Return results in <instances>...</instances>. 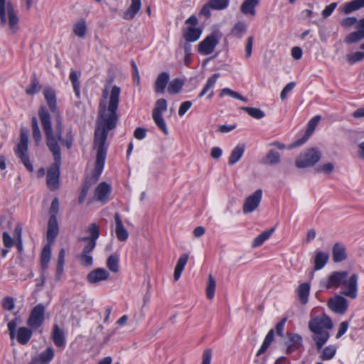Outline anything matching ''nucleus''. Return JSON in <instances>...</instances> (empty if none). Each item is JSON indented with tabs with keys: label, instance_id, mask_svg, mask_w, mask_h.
Wrapping results in <instances>:
<instances>
[{
	"label": "nucleus",
	"instance_id": "f03ea898",
	"mask_svg": "<svg viewBox=\"0 0 364 364\" xmlns=\"http://www.w3.org/2000/svg\"><path fill=\"white\" fill-rule=\"evenodd\" d=\"M46 140V144L50 152L60 153L58 141H63L62 138L63 124L59 117L56 119L55 131L53 132L51 126L50 114L45 107H41L38 111Z\"/></svg>",
	"mask_w": 364,
	"mask_h": 364
},
{
	"label": "nucleus",
	"instance_id": "bf43d9fd",
	"mask_svg": "<svg viewBox=\"0 0 364 364\" xmlns=\"http://www.w3.org/2000/svg\"><path fill=\"white\" fill-rule=\"evenodd\" d=\"M253 36H249L247 38L245 43V58H250L252 55V46H253Z\"/></svg>",
	"mask_w": 364,
	"mask_h": 364
},
{
	"label": "nucleus",
	"instance_id": "473e14b6",
	"mask_svg": "<svg viewBox=\"0 0 364 364\" xmlns=\"http://www.w3.org/2000/svg\"><path fill=\"white\" fill-rule=\"evenodd\" d=\"M336 350L337 348L334 345L326 346L318 350L320 352L319 358L322 360H330L335 356Z\"/></svg>",
	"mask_w": 364,
	"mask_h": 364
},
{
	"label": "nucleus",
	"instance_id": "9d476101",
	"mask_svg": "<svg viewBox=\"0 0 364 364\" xmlns=\"http://www.w3.org/2000/svg\"><path fill=\"white\" fill-rule=\"evenodd\" d=\"M358 275L355 273L344 279L341 294L352 299H356L358 296Z\"/></svg>",
	"mask_w": 364,
	"mask_h": 364
},
{
	"label": "nucleus",
	"instance_id": "37998d69",
	"mask_svg": "<svg viewBox=\"0 0 364 364\" xmlns=\"http://www.w3.org/2000/svg\"><path fill=\"white\" fill-rule=\"evenodd\" d=\"M220 73H215V74L212 75L208 79L206 85L203 87L201 92L199 94L198 97H203L209 91L210 89L213 87L217 80L220 77Z\"/></svg>",
	"mask_w": 364,
	"mask_h": 364
},
{
	"label": "nucleus",
	"instance_id": "20e7f679",
	"mask_svg": "<svg viewBox=\"0 0 364 364\" xmlns=\"http://www.w3.org/2000/svg\"><path fill=\"white\" fill-rule=\"evenodd\" d=\"M0 21L1 26H7L12 33L18 30V17L11 1L4 0L3 7L0 8Z\"/></svg>",
	"mask_w": 364,
	"mask_h": 364
},
{
	"label": "nucleus",
	"instance_id": "393cba45",
	"mask_svg": "<svg viewBox=\"0 0 364 364\" xmlns=\"http://www.w3.org/2000/svg\"><path fill=\"white\" fill-rule=\"evenodd\" d=\"M281 161V156L275 150L270 149L266 156L263 158L261 163L264 165L274 166L277 165Z\"/></svg>",
	"mask_w": 364,
	"mask_h": 364
},
{
	"label": "nucleus",
	"instance_id": "c85d7f7f",
	"mask_svg": "<svg viewBox=\"0 0 364 364\" xmlns=\"http://www.w3.org/2000/svg\"><path fill=\"white\" fill-rule=\"evenodd\" d=\"M43 95L50 111L55 112L57 106L55 91L50 87H46L43 90Z\"/></svg>",
	"mask_w": 364,
	"mask_h": 364
},
{
	"label": "nucleus",
	"instance_id": "a18cd8bd",
	"mask_svg": "<svg viewBox=\"0 0 364 364\" xmlns=\"http://www.w3.org/2000/svg\"><path fill=\"white\" fill-rule=\"evenodd\" d=\"M216 288V282L215 279L211 274L208 275V283L206 287V296L209 299H212L215 295V290Z\"/></svg>",
	"mask_w": 364,
	"mask_h": 364
},
{
	"label": "nucleus",
	"instance_id": "bb28decb",
	"mask_svg": "<svg viewBox=\"0 0 364 364\" xmlns=\"http://www.w3.org/2000/svg\"><path fill=\"white\" fill-rule=\"evenodd\" d=\"M188 254H183L177 261L176 265L174 269L173 279L175 282L178 281L181 275V273L188 260Z\"/></svg>",
	"mask_w": 364,
	"mask_h": 364
},
{
	"label": "nucleus",
	"instance_id": "c03bdc74",
	"mask_svg": "<svg viewBox=\"0 0 364 364\" xmlns=\"http://www.w3.org/2000/svg\"><path fill=\"white\" fill-rule=\"evenodd\" d=\"M31 125L33 131V138L36 141V144L38 145L41 141L42 136L36 117H32Z\"/></svg>",
	"mask_w": 364,
	"mask_h": 364
},
{
	"label": "nucleus",
	"instance_id": "49530a36",
	"mask_svg": "<svg viewBox=\"0 0 364 364\" xmlns=\"http://www.w3.org/2000/svg\"><path fill=\"white\" fill-rule=\"evenodd\" d=\"M364 38V29L358 30L355 32L350 33L346 38V43H353L358 42L361 39Z\"/></svg>",
	"mask_w": 364,
	"mask_h": 364
},
{
	"label": "nucleus",
	"instance_id": "de8ad7c7",
	"mask_svg": "<svg viewBox=\"0 0 364 364\" xmlns=\"http://www.w3.org/2000/svg\"><path fill=\"white\" fill-rule=\"evenodd\" d=\"M242 109L245 110L252 117L257 119H262L264 117V112L258 108L244 107H242Z\"/></svg>",
	"mask_w": 364,
	"mask_h": 364
},
{
	"label": "nucleus",
	"instance_id": "8fccbe9b",
	"mask_svg": "<svg viewBox=\"0 0 364 364\" xmlns=\"http://www.w3.org/2000/svg\"><path fill=\"white\" fill-rule=\"evenodd\" d=\"M41 85L38 82V80L36 76L32 78L31 85L26 88V92L29 95H34L38 93L41 90Z\"/></svg>",
	"mask_w": 364,
	"mask_h": 364
},
{
	"label": "nucleus",
	"instance_id": "c9c22d12",
	"mask_svg": "<svg viewBox=\"0 0 364 364\" xmlns=\"http://www.w3.org/2000/svg\"><path fill=\"white\" fill-rule=\"evenodd\" d=\"M86 232L89 235V236L82 237L81 240H89L97 242V240L100 236V229L96 223H91L87 227Z\"/></svg>",
	"mask_w": 364,
	"mask_h": 364
},
{
	"label": "nucleus",
	"instance_id": "864d4df0",
	"mask_svg": "<svg viewBox=\"0 0 364 364\" xmlns=\"http://www.w3.org/2000/svg\"><path fill=\"white\" fill-rule=\"evenodd\" d=\"M70 80L73 85L74 91L77 97L80 95V83L78 76L75 71H71L70 73Z\"/></svg>",
	"mask_w": 364,
	"mask_h": 364
},
{
	"label": "nucleus",
	"instance_id": "5fc2aeb1",
	"mask_svg": "<svg viewBox=\"0 0 364 364\" xmlns=\"http://www.w3.org/2000/svg\"><path fill=\"white\" fill-rule=\"evenodd\" d=\"M210 5L213 9L221 10L228 6V0H210Z\"/></svg>",
	"mask_w": 364,
	"mask_h": 364
},
{
	"label": "nucleus",
	"instance_id": "f3484780",
	"mask_svg": "<svg viewBox=\"0 0 364 364\" xmlns=\"http://www.w3.org/2000/svg\"><path fill=\"white\" fill-rule=\"evenodd\" d=\"M54 357V350L51 347L46 348L38 355L33 357L28 364H48Z\"/></svg>",
	"mask_w": 364,
	"mask_h": 364
},
{
	"label": "nucleus",
	"instance_id": "4468645a",
	"mask_svg": "<svg viewBox=\"0 0 364 364\" xmlns=\"http://www.w3.org/2000/svg\"><path fill=\"white\" fill-rule=\"evenodd\" d=\"M320 116H315L308 123L306 131L304 135L301 138L289 145V149H294L304 144L314 133L319 120Z\"/></svg>",
	"mask_w": 364,
	"mask_h": 364
},
{
	"label": "nucleus",
	"instance_id": "e2e57ef3",
	"mask_svg": "<svg viewBox=\"0 0 364 364\" xmlns=\"http://www.w3.org/2000/svg\"><path fill=\"white\" fill-rule=\"evenodd\" d=\"M192 102L191 101H185L182 102L178 109V115L183 116L191 107Z\"/></svg>",
	"mask_w": 364,
	"mask_h": 364
},
{
	"label": "nucleus",
	"instance_id": "f8f14e48",
	"mask_svg": "<svg viewBox=\"0 0 364 364\" xmlns=\"http://www.w3.org/2000/svg\"><path fill=\"white\" fill-rule=\"evenodd\" d=\"M348 273L346 271L333 272L327 279L321 282V285L327 289L338 288L343 284L344 279L348 277Z\"/></svg>",
	"mask_w": 364,
	"mask_h": 364
},
{
	"label": "nucleus",
	"instance_id": "f704fd0d",
	"mask_svg": "<svg viewBox=\"0 0 364 364\" xmlns=\"http://www.w3.org/2000/svg\"><path fill=\"white\" fill-rule=\"evenodd\" d=\"M247 26L245 23L239 21L236 23L232 28L230 35L237 37V38H242L244 33H246Z\"/></svg>",
	"mask_w": 364,
	"mask_h": 364
},
{
	"label": "nucleus",
	"instance_id": "a878e982",
	"mask_svg": "<svg viewBox=\"0 0 364 364\" xmlns=\"http://www.w3.org/2000/svg\"><path fill=\"white\" fill-rule=\"evenodd\" d=\"M310 291V284L308 282L301 284L297 289L299 300L302 305L308 303Z\"/></svg>",
	"mask_w": 364,
	"mask_h": 364
},
{
	"label": "nucleus",
	"instance_id": "a19ab883",
	"mask_svg": "<svg viewBox=\"0 0 364 364\" xmlns=\"http://www.w3.org/2000/svg\"><path fill=\"white\" fill-rule=\"evenodd\" d=\"M274 330L272 329L268 332L267 335L266 336L262 346L257 353V356L263 354L267 350V348L269 347L270 344L274 340Z\"/></svg>",
	"mask_w": 364,
	"mask_h": 364
},
{
	"label": "nucleus",
	"instance_id": "13d9d810",
	"mask_svg": "<svg viewBox=\"0 0 364 364\" xmlns=\"http://www.w3.org/2000/svg\"><path fill=\"white\" fill-rule=\"evenodd\" d=\"M80 241L85 242V245L82 249V253H91L96 246V242L89 240H81Z\"/></svg>",
	"mask_w": 364,
	"mask_h": 364
},
{
	"label": "nucleus",
	"instance_id": "3c124183",
	"mask_svg": "<svg viewBox=\"0 0 364 364\" xmlns=\"http://www.w3.org/2000/svg\"><path fill=\"white\" fill-rule=\"evenodd\" d=\"M360 8L357 0H353L350 2L345 4L342 8V11L344 14H348L353 11H357Z\"/></svg>",
	"mask_w": 364,
	"mask_h": 364
},
{
	"label": "nucleus",
	"instance_id": "b1692460",
	"mask_svg": "<svg viewBox=\"0 0 364 364\" xmlns=\"http://www.w3.org/2000/svg\"><path fill=\"white\" fill-rule=\"evenodd\" d=\"M259 0H245L240 6V11L244 15L255 16V7L259 4Z\"/></svg>",
	"mask_w": 364,
	"mask_h": 364
},
{
	"label": "nucleus",
	"instance_id": "7c9ffc66",
	"mask_svg": "<svg viewBox=\"0 0 364 364\" xmlns=\"http://www.w3.org/2000/svg\"><path fill=\"white\" fill-rule=\"evenodd\" d=\"M274 230L275 228L273 227L269 230L263 231L260 235H259L254 239L252 243V247H257L261 246L267 240H268L272 236Z\"/></svg>",
	"mask_w": 364,
	"mask_h": 364
},
{
	"label": "nucleus",
	"instance_id": "72a5a7b5",
	"mask_svg": "<svg viewBox=\"0 0 364 364\" xmlns=\"http://www.w3.org/2000/svg\"><path fill=\"white\" fill-rule=\"evenodd\" d=\"M328 259V255L323 252H317L314 258V270L322 269Z\"/></svg>",
	"mask_w": 364,
	"mask_h": 364
},
{
	"label": "nucleus",
	"instance_id": "e433bc0d",
	"mask_svg": "<svg viewBox=\"0 0 364 364\" xmlns=\"http://www.w3.org/2000/svg\"><path fill=\"white\" fill-rule=\"evenodd\" d=\"M183 85L184 81L179 78L172 80L168 85V93L171 95H175L180 92Z\"/></svg>",
	"mask_w": 364,
	"mask_h": 364
},
{
	"label": "nucleus",
	"instance_id": "9b49d317",
	"mask_svg": "<svg viewBox=\"0 0 364 364\" xmlns=\"http://www.w3.org/2000/svg\"><path fill=\"white\" fill-rule=\"evenodd\" d=\"M45 310V306L42 304H39L33 307L28 319L27 324L33 328L36 329L39 328L44 321Z\"/></svg>",
	"mask_w": 364,
	"mask_h": 364
},
{
	"label": "nucleus",
	"instance_id": "f257e3e1",
	"mask_svg": "<svg viewBox=\"0 0 364 364\" xmlns=\"http://www.w3.org/2000/svg\"><path fill=\"white\" fill-rule=\"evenodd\" d=\"M121 89L117 85L110 89L106 86L102 90L99 103L97 128L95 132L94 148L97 149V157L93 174L94 182L97 181L104 168L107 150L105 144L109 130L114 129L118 121L117 111L119 103Z\"/></svg>",
	"mask_w": 364,
	"mask_h": 364
},
{
	"label": "nucleus",
	"instance_id": "338daca9",
	"mask_svg": "<svg viewBox=\"0 0 364 364\" xmlns=\"http://www.w3.org/2000/svg\"><path fill=\"white\" fill-rule=\"evenodd\" d=\"M334 169V166L332 163H327L320 166L318 168V171L323 172L325 173H330Z\"/></svg>",
	"mask_w": 364,
	"mask_h": 364
},
{
	"label": "nucleus",
	"instance_id": "4be33fe9",
	"mask_svg": "<svg viewBox=\"0 0 364 364\" xmlns=\"http://www.w3.org/2000/svg\"><path fill=\"white\" fill-rule=\"evenodd\" d=\"M333 259L335 262H340L345 260L347 257L346 249L345 245L336 242L334 244L332 250Z\"/></svg>",
	"mask_w": 364,
	"mask_h": 364
},
{
	"label": "nucleus",
	"instance_id": "79ce46f5",
	"mask_svg": "<svg viewBox=\"0 0 364 364\" xmlns=\"http://www.w3.org/2000/svg\"><path fill=\"white\" fill-rule=\"evenodd\" d=\"M50 255H51V250L50 247L49 245H46L43 251L41 252V266L43 271H45V269L48 267V263L50 259Z\"/></svg>",
	"mask_w": 364,
	"mask_h": 364
},
{
	"label": "nucleus",
	"instance_id": "c756f323",
	"mask_svg": "<svg viewBox=\"0 0 364 364\" xmlns=\"http://www.w3.org/2000/svg\"><path fill=\"white\" fill-rule=\"evenodd\" d=\"M33 332L26 327H21L18 329L16 334L17 341L21 345H26L30 341Z\"/></svg>",
	"mask_w": 364,
	"mask_h": 364
},
{
	"label": "nucleus",
	"instance_id": "1a4fd4ad",
	"mask_svg": "<svg viewBox=\"0 0 364 364\" xmlns=\"http://www.w3.org/2000/svg\"><path fill=\"white\" fill-rule=\"evenodd\" d=\"M262 190L259 188L246 197L242 205V211L245 214L251 213L257 209L262 201Z\"/></svg>",
	"mask_w": 364,
	"mask_h": 364
},
{
	"label": "nucleus",
	"instance_id": "5701e85b",
	"mask_svg": "<svg viewBox=\"0 0 364 364\" xmlns=\"http://www.w3.org/2000/svg\"><path fill=\"white\" fill-rule=\"evenodd\" d=\"M58 224L57 221V218L55 215H50L48 224V231H47V239L48 241H53L55 237L58 234Z\"/></svg>",
	"mask_w": 364,
	"mask_h": 364
},
{
	"label": "nucleus",
	"instance_id": "0e129e2a",
	"mask_svg": "<svg viewBox=\"0 0 364 364\" xmlns=\"http://www.w3.org/2000/svg\"><path fill=\"white\" fill-rule=\"evenodd\" d=\"M3 242L6 248H10L14 245L13 238L6 232L3 233Z\"/></svg>",
	"mask_w": 364,
	"mask_h": 364
},
{
	"label": "nucleus",
	"instance_id": "4c0bfd02",
	"mask_svg": "<svg viewBox=\"0 0 364 364\" xmlns=\"http://www.w3.org/2000/svg\"><path fill=\"white\" fill-rule=\"evenodd\" d=\"M119 256L117 254L111 255L107 259V267L114 273H117L119 270Z\"/></svg>",
	"mask_w": 364,
	"mask_h": 364
},
{
	"label": "nucleus",
	"instance_id": "2eb2a0df",
	"mask_svg": "<svg viewBox=\"0 0 364 364\" xmlns=\"http://www.w3.org/2000/svg\"><path fill=\"white\" fill-rule=\"evenodd\" d=\"M109 273L104 268H96L88 273L87 280L89 283L95 284L108 279Z\"/></svg>",
	"mask_w": 364,
	"mask_h": 364
},
{
	"label": "nucleus",
	"instance_id": "58836bf2",
	"mask_svg": "<svg viewBox=\"0 0 364 364\" xmlns=\"http://www.w3.org/2000/svg\"><path fill=\"white\" fill-rule=\"evenodd\" d=\"M73 31L79 38H83L86 35L87 26L85 21L80 19L73 25Z\"/></svg>",
	"mask_w": 364,
	"mask_h": 364
},
{
	"label": "nucleus",
	"instance_id": "39448f33",
	"mask_svg": "<svg viewBox=\"0 0 364 364\" xmlns=\"http://www.w3.org/2000/svg\"><path fill=\"white\" fill-rule=\"evenodd\" d=\"M54 161L48 168L46 175V184L48 188L54 191L59 188L60 168L61 165V153L51 152Z\"/></svg>",
	"mask_w": 364,
	"mask_h": 364
},
{
	"label": "nucleus",
	"instance_id": "0eeeda50",
	"mask_svg": "<svg viewBox=\"0 0 364 364\" xmlns=\"http://www.w3.org/2000/svg\"><path fill=\"white\" fill-rule=\"evenodd\" d=\"M321 154L316 149H309L300 154L295 164L299 168L313 166L321 159Z\"/></svg>",
	"mask_w": 364,
	"mask_h": 364
},
{
	"label": "nucleus",
	"instance_id": "09e8293b",
	"mask_svg": "<svg viewBox=\"0 0 364 364\" xmlns=\"http://www.w3.org/2000/svg\"><path fill=\"white\" fill-rule=\"evenodd\" d=\"M224 95H229L230 97H231L232 98L238 99L243 102L247 101V98L242 97L240 93H238L234 90H232L230 88H223L221 90V91L220 92V96L223 97Z\"/></svg>",
	"mask_w": 364,
	"mask_h": 364
},
{
	"label": "nucleus",
	"instance_id": "cd10ccee",
	"mask_svg": "<svg viewBox=\"0 0 364 364\" xmlns=\"http://www.w3.org/2000/svg\"><path fill=\"white\" fill-rule=\"evenodd\" d=\"M141 6V0H131V5L124 13L123 18L126 20H131L134 18Z\"/></svg>",
	"mask_w": 364,
	"mask_h": 364
},
{
	"label": "nucleus",
	"instance_id": "a211bd4d",
	"mask_svg": "<svg viewBox=\"0 0 364 364\" xmlns=\"http://www.w3.org/2000/svg\"><path fill=\"white\" fill-rule=\"evenodd\" d=\"M110 192L111 186L105 182H102L95 188V197L97 200L105 203L109 199Z\"/></svg>",
	"mask_w": 364,
	"mask_h": 364
},
{
	"label": "nucleus",
	"instance_id": "6e6552de",
	"mask_svg": "<svg viewBox=\"0 0 364 364\" xmlns=\"http://www.w3.org/2000/svg\"><path fill=\"white\" fill-rule=\"evenodd\" d=\"M28 137L27 132L23 129H21V139L17 146L16 153L17 156L21 159V161L28 169V171L32 172L33 168L29 161V157L28 156Z\"/></svg>",
	"mask_w": 364,
	"mask_h": 364
},
{
	"label": "nucleus",
	"instance_id": "423d86ee",
	"mask_svg": "<svg viewBox=\"0 0 364 364\" xmlns=\"http://www.w3.org/2000/svg\"><path fill=\"white\" fill-rule=\"evenodd\" d=\"M167 109V101L161 98L156 100L155 107L152 111V118L156 126L161 130V132L167 135L168 130L166 127V122L163 117V112Z\"/></svg>",
	"mask_w": 364,
	"mask_h": 364
},
{
	"label": "nucleus",
	"instance_id": "ea45409f",
	"mask_svg": "<svg viewBox=\"0 0 364 364\" xmlns=\"http://www.w3.org/2000/svg\"><path fill=\"white\" fill-rule=\"evenodd\" d=\"M200 33L201 31L200 29L190 26L185 32L184 38L187 42H194L199 38Z\"/></svg>",
	"mask_w": 364,
	"mask_h": 364
},
{
	"label": "nucleus",
	"instance_id": "7ed1b4c3",
	"mask_svg": "<svg viewBox=\"0 0 364 364\" xmlns=\"http://www.w3.org/2000/svg\"><path fill=\"white\" fill-rule=\"evenodd\" d=\"M309 328L313 333L312 339L315 342L317 350H320L330 337L328 331L332 329L333 323L326 314L311 318L309 321Z\"/></svg>",
	"mask_w": 364,
	"mask_h": 364
},
{
	"label": "nucleus",
	"instance_id": "2f4dec72",
	"mask_svg": "<svg viewBox=\"0 0 364 364\" xmlns=\"http://www.w3.org/2000/svg\"><path fill=\"white\" fill-rule=\"evenodd\" d=\"M245 144H238L233 149L229 157V165H233L236 164L241 159L245 152Z\"/></svg>",
	"mask_w": 364,
	"mask_h": 364
},
{
	"label": "nucleus",
	"instance_id": "4d7b16f0",
	"mask_svg": "<svg viewBox=\"0 0 364 364\" xmlns=\"http://www.w3.org/2000/svg\"><path fill=\"white\" fill-rule=\"evenodd\" d=\"M2 306L4 309L7 311H11L14 309L15 303L14 299L12 297H5L2 300Z\"/></svg>",
	"mask_w": 364,
	"mask_h": 364
},
{
	"label": "nucleus",
	"instance_id": "052dcab7",
	"mask_svg": "<svg viewBox=\"0 0 364 364\" xmlns=\"http://www.w3.org/2000/svg\"><path fill=\"white\" fill-rule=\"evenodd\" d=\"M296 83L294 82H291L288 83L282 90L280 97L282 101H284L287 97L289 92H290L295 87Z\"/></svg>",
	"mask_w": 364,
	"mask_h": 364
},
{
	"label": "nucleus",
	"instance_id": "412c9836",
	"mask_svg": "<svg viewBox=\"0 0 364 364\" xmlns=\"http://www.w3.org/2000/svg\"><path fill=\"white\" fill-rule=\"evenodd\" d=\"M169 80V75L163 72L160 73L154 82V90L156 93L163 94Z\"/></svg>",
	"mask_w": 364,
	"mask_h": 364
},
{
	"label": "nucleus",
	"instance_id": "680f3d73",
	"mask_svg": "<svg viewBox=\"0 0 364 364\" xmlns=\"http://www.w3.org/2000/svg\"><path fill=\"white\" fill-rule=\"evenodd\" d=\"M289 340L293 346H299L301 344L302 338L298 333H290L289 334Z\"/></svg>",
	"mask_w": 364,
	"mask_h": 364
},
{
	"label": "nucleus",
	"instance_id": "6ab92c4d",
	"mask_svg": "<svg viewBox=\"0 0 364 364\" xmlns=\"http://www.w3.org/2000/svg\"><path fill=\"white\" fill-rule=\"evenodd\" d=\"M114 222L117 238L121 242L126 241L128 238L129 232L124 227L120 215L117 213L114 214Z\"/></svg>",
	"mask_w": 364,
	"mask_h": 364
},
{
	"label": "nucleus",
	"instance_id": "774afa93",
	"mask_svg": "<svg viewBox=\"0 0 364 364\" xmlns=\"http://www.w3.org/2000/svg\"><path fill=\"white\" fill-rule=\"evenodd\" d=\"M212 358V351L210 349H206L203 353V360L201 364H210Z\"/></svg>",
	"mask_w": 364,
	"mask_h": 364
},
{
	"label": "nucleus",
	"instance_id": "aec40b11",
	"mask_svg": "<svg viewBox=\"0 0 364 364\" xmlns=\"http://www.w3.org/2000/svg\"><path fill=\"white\" fill-rule=\"evenodd\" d=\"M51 338L57 347L63 348L65 346V336L63 331L58 324H55L53 327Z\"/></svg>",
	"mask_w": 364,
	"mask_h": 364
},
{
	"label": "nucleus",
	"instance_id": "ddd939ff",
	"mask_svg": "<svg viewBox=\"0 0 364 364\" xmlns=\"http://www.w3.org/2000/svg\"><path fill=\"white\" fill-rule=\"evenodd\" d=\"M328 306L334 313L342 315L347 311L348 302L345 297L336 295L328 300Z\"/></svg>",
	"mask_w": 364,
	"mask_h": 364
},
{
	"label": "nucleus",
	"instance_id": "603ef678",
	"mask_svg": "<svg viewBox=\"0 0 364 364\" xmlns=\"http://www.w3.org/2000/svg\"><path fill=\"white\" fill-rule=\"evenodd\" d=\"M77 259L83 266L90 267L93 263V258L92 255H90V253L81 252L77 255Z\"/></svg>",
	"mask_w": 364,
	"mask_h": 364
},
{
	"label": "nucleus",
	"instance_id": "dca6fc26",
	"mask_svg": "<svg viewBox=\"0 0 364 364\" xmlns=\"http://www.w3.org/2000/svg\"><path fill=\"white\" fill-rule=\"evenodd\" d=\"M218 43L215 36H208L199 43L198 51L204 55H209L213 52Z\"/></svg>",
	"mask_w": 364,
	"mask_h": 364
},
{
	"label": "nucleus",
	"instance_id": "6e6d98bb",
	"mask_svg": "<svg viewBox=\"0 0 364 364\" xmlns=\"http://www.w3.org/2000/svg\"><path fill=\"white\" fill-rule=\"evenodd\" d=\"M364 58L363 52H355L346 55V59L350 64H354Z\"/></svg>",
	"mask_w": 364,
	"mask_h": 364
},
{
	"label": "nucleus",
	"instance_id": "69168bd1",
	"mask_svg": "<svg viewBox=\"0 0 364 364\" xmlns=\"http://www.w3.org/2000/svg\"><path fill=\"white\" fill-rule=\"evenodd\" d=\"M337 3H331L327 6L322 11V16L323 18H327L331 15L333 10L336 9Z\"/></svg>",
	"mask_w": 364,
	"mask_h": 364
}]
</instances>
